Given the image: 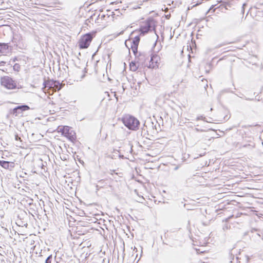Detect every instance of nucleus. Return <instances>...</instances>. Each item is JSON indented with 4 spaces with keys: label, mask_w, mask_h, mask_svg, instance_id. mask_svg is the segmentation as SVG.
I'll use <instances>...</instances> for the list:
<instances>
[{
    "label": "nucleus",
    "mask_w": 263,
    "mask_h": 263,
    "mask_svg": "<svg viewBox=\"0 0 263 263\" xmlns=\"http://www.w3.org/2000/svg\"><path fill=\"white\" fill-rule=\"evenodd\" d=\"M0 166L5 169L11 170L14 167L15 164L13 162L0 160Z\"/></svg>",
    "instance_id": "8"
},
{
    "label": "nucleus",
    "mask_w": 263,
    "mask_h": 263,
    "mask_svg": "<svg viewBox=\"0 0 263 263\" xmlns=\"http://www.w3.org/2000/svg\"><path fill=\"white\" fill-rule=\"evenodd\" d=\"M2 85L9 89H12L16 87V84L14 81L8 77H4L1 79Z\"/></svg>",
    "instance_id": "5"
},
{
    "label": "nucleus",
    "mask_w": 263,
    "mask_h": 263,
    "mask_svg": "<svg viewBox=\"0 0 263 263\" xmlns=\"http://www.w3.org/2000/svg\"><path fill=\"white\" fill-rule=\"evenodd\" d=\"M205 154V152H204V153H202V154H200L199 155V157H202V156H204Z\"/></svg>",
    "instance_id": "23"
},
{
    "label": "nucleus",
    "mask_w": 263,
    "mask_h": 263,
    "mask_svg": "<svg viewBox=\"0 0 263 263\" xmlns=\"http://www.w3.org/2000/svg\"><path fill=\"white\" fill-rule=\"evenodd\" d=\"M195 130H196V131H197V132L199 131V129H198V128H196L195 129Z\"/></svg>",
    "instance_id": "28"
},
{
    "label": "nucleus",
    "mask_w": 263,
    "mask_h": 263,
    "mask_svg": "<svg viewBox=\"0 0 263 263\" xmlns=\"http://www.w3.org/2000/svg\"><path fill=\"white\" fill-rule=\"evenodd\" d=\"M70 141L74 143L76 140V135L75 132L72 129L65 136Z\"/></svg>",
    "instance_id": "13"
},
{
    "label": "nucleus",
    "mask_w": 263,
    "mask_h": 263,
    "mask_svg": "<svg viewBox=\"0 0 263 263\" xmlns=\"http://www.w3.org/2000/svg\"><path fill=\"white\" fill-rule=\"evenodd\" d=\"M136 250V251H137V248H136V247H135V248H134V250Z\"/></svg>",
    "instance_id": "30"
},
{
    "label": "nucleus",
    "mask_w": 263,
    "mask_h": 263,
    "mask_svg": "<svg viewBox=\"0 0 263 263\" xmlns=\"http://www.w3.org/2000/svg\"><path fill=\"white\" fill-rule=\"evenodd\" d=\"M59 129L62 133V134L65 136L70 132L71 128L68 126H64L61 127H59Z\"/></svg>",
    "instance_id": "11"
},
{
    "label": "nucleus",
    "mask_w": 263,
    "mask_h": 263,
    "mask_svg": "<svg viewBox=\"0 0 263 263\" xmlns=\"http://www.w3.org/2000/svg\"><path fill=\"white\" fill-rule=\"evenodd\" d=\"M156 43H157V41L155 42V44H154V46H155V45H156Z\"/></svg>",
    "instance_id": "32"
},
{
    "label": "nucleus",
    "mask_w": 263,
    "mask_h": 263,
    "mask_svg": "<svg viewBox=\"0 0 263 263\" xmlns=\"http://www.w3.org/2000/svg\"><path fill=\"white\" fill-rule=\"evenodd\" d=\"M0 255H2V254L0 253Z\"/></svg>",
    "instance_id": "33"
},
{
    "label": "nucleus",
    "mask_w": 263,
    "mask_h": 263,
    "mask_svg": "<svg viewBox=\"0 0 263 263\" xmlns=\"http://www.w3.org/2000/svg\"><path fill=\"white\" fill-rule=\"evenodd\" d=\"M109 15H108L107 16H106L105 14H99V16H98V20H99V19H101V20H105V18L106 17H107V18H109Z\"/></svg>",
    "instance_id": "18"
},
{
    "label": "nucleus",
    "mask_w": 263,
    "mask_h": 263,
    "mask_svg": "<svg viewBox=\"0 0 263 263\" xmlns=\"http://www.w3.org/2000/svg\"><path fill=\"white\" fill-rule=\"evenodd\" d=\"M202 119H203L202 116L198 117L197 118V120H199Z\"/></svg>",
    "instance_id": "22"
},
{
    "label": "nucleus",
    "mask_w": 263,
    "mask_h": 263,
    "mask_svg": "<svg viewBox=\"0 0 263 263\" xmlns=\"http://www.w3.org/2000/svg\"><path fill=\"white\" fill-rule=\"evenodd\" d=\"M245 99L246 100H253V99H249V98H245Z\"/></svg>",
    "instance_id": "25"
},
{
    "label": "nucleus",
    "mask_w": 263,
    "mask_h": 263,
    "mask_svg": "<svg viewBox=\"0 0 263 263\" xmlns=\"http://www.w3.org/2000/svg\"><path fill=\"white\" fill-rule=\"evenodd\" d=\"M9 47L7 43H0V52L7 53L9 50Z\"/></svg>",
    "instance_id": "14"
},
{
    "label": "nucleus",
    "mask_w": 263,
    "mask_h": 263,
    "mask_svg": "<svg viewBox=\"0 0 263 263\" xmlns=\"http://www.w3.org/2000/svg\"><path fill=\"white\" fill-rule=\"evenodd\" d=\"M123 122L124 125L128 129L136 130L139 128V121L135 117L127 115L123 118Z\"/></svg>",
    "instance_id": "1"
},
{
    "label": "nucleus",
    "mask_w": 263,
    "mask_h": 263,
    "mask_svg": "<svg viewBox=\"0 0 263 263\" xmlns=\"http://www.w3.org/2000/svg\"><path fill=\"white\" fill-rule=\"evenodd\" d=\"M22 37L19 34H15L13 38L12 42L15 43V44L18 46L21 43H22Z\"/></svg>",
    "instance_id": "12"
},
{
    "label": "nucleus",
    "mask_w": 263,
    "mask_h": 263,
    "mask_svg": "<svg viewBox=\"0 0 263 263\" xmlns=\"http://www.w3.org/2000/svg\"><path fill=\"white\" fill-rule=\"evenodd\" d=\"M130 69L133 71H135L138 69V66L135 62H132L129 64Z\"/></svg>",
    "instance_id": "15"
},
{
    "label": "nucleus",
    "mask_w": 263,
    "mask_h": 263,
    "mask_svg": "<svg viewBox=\"0 0 263 263\" xmlns=\"http://www.w3.org/2000/svg\"><path fill=\"white\" fill-rule=\"evenodd\" d=\"M22 112V111H21V110H17V114H20Z\"/></svg>",
    "instance_id": "24"
},
{
    "label": "nucleus",
    "mask_w": 263,
    "mask_h": 263,
    "mask_svg": "<svg viewBox=\"0 0 263 263\" xmlns=\"http://www.w3.org/2000/svg\"><path fill=\"white\" fill-rule=\"evenodd\" d=\"M142 130H146L147 133L150 132L152 134H155L158 132L156 128V124L154 125V123L151 121H145Z\"/></svg>",
    "instance_id": "6"
},
{
    "label": "nucleus",
    "mask_w": 263,
    "mask_h": 263,
    "mask_svg": "<svg viewBox=\"0 0 263 263\" xmlns=\"http://www.w3.org/2000/svg\"><path fill=\"white\" fill-rule=\"evenodd\" d=\"M45 87L52 88L54 91H59L63 87V85L58 81H45L44 82Z\"/></svg>",
    "instance_id": "4"
},
{
    "label": "nucleus",
    "mask_w": 263,
    "mask_h": 263,
    "mask_svg": "<svg viewBox=\"0 0 263 263\" xmlns=\"http://www.w3.org/2000/svg\"><path fill=\"white\" fill-rule=\"evenodd\" d=\"M95 35L96 32H92L82 35L78 43L79 48L80 49L87 48Z\"/></svg>",
    "instance_id": "2"
},
{
    "label": "nucleus",
    "mask_w": 263,
    "mask_h": 263,
    "mask_svg": "<svg viewBox=\"0 0 263 263\" xmlns=\"http://www.w3.org/2000/svg\"><path fill=\"white\" fill-rule=\"evenodd\" d=\"M156 22L152 18H149L144 23V25L141 26L140 31L141 34L144 35L145 33H148L149 31L152 30H154L156 33ZM157 35V39H158V35L156 34Z\"/></svg>",
    "instance_id": "3"
},
{
    "label": "nucleus",
    "mask_w": 263,
    "mask_h": 263,
    "mask_svg": "<svg viewBox=\"0 0 263 263\" xmlns=\"http://www.w3.org/2000/svg\"><path fill=\"white\" fill-rule=\"evenodd\" d=\"M140 40V36L139 35H137L133 39L132 41L130 40L128 41V42L130 43V48L132 49L135 56H137L138 54V46Z\"/></svg>",
    "instance_id": "7"
},
{
    "label": "nucleus",
    "mask_w": 263,
    "mask_h": 263,
    "mask_svg": "<svg viewBox=\"0 0 263 263\" xmlns=\"http://www.w3.org/2000/svg\"><path fill=\"white\" fill-rule=\"evenodd\" d=\"M127 41H125V44H126V46L128 47V46L127 45Z\"/></svg>",
    "instance_id": "29"
},
{
    "label": "nucleus",
    "mask_w": 263,
    "mask_h": 263,
    "mask_svg": "<svg viewBox=\"0 0 263 263\" xmlns=\"http://www.w3.org/2000/svg\"><path fill=\"white\" fill-rule=\"evenodd\" d=\"M178 166H176V167L174 168V170H178Z\"/></svg>",
    "instance_id": "27"
},
{
    "label": "nucleus",
    "mask_w": 263,
    "mask_h": 263,
    "mask_svg": "<svg viewBox=\"0 0 263 263\" xmlns=\"http://www.w3.org/2000/svg\"><path fill=\"white\" fill-rule=\"evenodd\" d=\"M123 31H121V32L119 33V34H122V33H123Z\"/></svg>",
    "instance_id": "31"
},
{
    "label": "nucleus",
    "mask_w": 263,
    "mask_h": 263,
    "mask_svg": "<svg viewBox=\"0 0 263 263\" xmlns=\"http://www.w3.org/2000/svg\"><path fill=\"white\" fill-rule=\"evenodd\" d=\"M98 184L100 185V187H103L107 185L106 181L105 180H100L98 181Z\"/></svg>",
    "instance_id": "16"
},
{
    "label": "nucleus",
    "mask_w": 263,
    "mask_h": 263,
    "mask_svg": "<svg viewBox=\"0 0 263 263\" xmlns=\"http://www.w3.org/2000/svg\"><path fill=\"white\" fill-rule=\"evenodd\" d=\"M15 139L16 141L20 140H21V138L20 137H18V136L17 135H16L15 136Z\"/></svg>",
    "instance_id": "19"
},
{
    "label": "nucleus",
    "mask_w": 263,
    "mask_h": 263,
    "mask_svg": "<svg viewBox=\"0 0 263 263\" xmlns=\"http://www.w3.org/2000/svg\"><path fill=\"white\" fill-rule=\"evenodd\" d=\"M6 64V62L4 61H2L0 62V66H4V65Z\"/></svg>",
    "instance_id": "21"
},
{
    "label": "nucleus",
    "mask_w": 263,
    "mask_h": 263,
    "mask_svg": "<svg viewBox=\"0 0 263 263\" xmlns=\"http://www.w3.org/2000/svg\"><path fill=\"white\" fill-rule=\"evenodd\" d=\"M214 5H212L211 8H210V9L209 10V11H210V10H211L212 9H213L214 8Z\"/></svg>",
    "instance_id": "26"
},
{
    "label": "nucleus",
    "mask_w": 263,
    "mask_h": 263,
    "mask_svg": "<svg viewBox=\"0 0 263 263\" xmlns=\"http://www.w3.org/2000/svg\"><path fill=\"white\" fill-rule=\"evenodd\" d=\"M236 259L237 260V263H241V261L240 260V258H239L238 256L236 257Z\"/></svg>",
    "instance_id": "20"
},
{
    "label": "nucleus",
    "mask_w": 263,
    "mask_h": 263,
    "mask_svg": "<svg viewBox=\"0 0 263 263\" xmlns=\"http://www.w3.org/2000/svg\"><path fill=\"white\" fill-rule=\"evenodd\" d=\"M160 57L157 55L156 54H153L151 55V61L150 62L151 63V64L150 65V66L152 68H155L156 67H158V63L159 61H160Z\"/></svg>",
    "instance_id": "9"
},
{
    "label": "nucleus",
    "mask_w": 263,
    "mask_h": 263,
    "mask_svg": "<svg viewBox=\"0 0 263 263\" xmlns=\"http://www.w3.org/2000/svg\"><path fill=\"white\" fill-rule=\"evenodd\" d=\"M53 260V257L52 255H49L45 260V263H51Z\"/></svg>",
    "instance_id": "17"
},
{
    "label": "nucleus",
    "mask_w": 263,
    "mask_h": 263,
    "mask_svg": "<svg viewBox=\"0 0 263 263\" xmlns=\"http://www.w3.org/2000/svg\"><path fill=\"white\" fill-rule=\"evenodd\" d=\"M29 109L28 106L24 105L21 106H18L14 108L13 110V114H15V116H17V110H21V111L27 110Z\"/></svg>",
    "instance_id": "10"
}]
</instances>
